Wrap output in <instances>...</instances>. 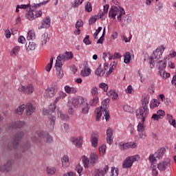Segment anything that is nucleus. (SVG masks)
Instances as JSON below:
<instances>
[{
    "label": "nucleus",
    "mask_w": 176,
    "mask_h": 176,
    "mask_svg": "<svg viewBox=\"0 0 176 176\" xmlns=\"http://www.w3.org/2000/svg\"><path fill=\"white\" fill-rule=\"evenodd\" d=\"M116 16L117 20L120 23L121 27H127L131 23V16L126 15V12L123 8L119 6H113L109 12V17L115 20Z\"/></svg>",
    "instance_id": "f257e3e1"
},
{
    "label": "nucleus",
    "mask_w": 176,
    "mask_h": 176,
    "mask_svg": "<svg viewBox=\"0 0 176 176\" xmlns=\"http://www.w3.org/2000/svg\"><path fill=\"white\" fill-rule=\"evenodd\" d=\"M24 137V132L19 131L15 134L13 138V142H9L6 146V149L8 151H22V152H26L31 147L30 143H26L22 145H20V140Z\"/></svg>",
    "instance_id": "f03ea898"
},
{
    "label": "nucleus",
    "mask_w": 176,
    "mask_h": 176,
    "mask_svg": "<svg viewBox=\"0 0 176 176\" xmlns=\"http://www.w3.org/2000/svg\"><path fill=\"white\" fill-rule=\"evenodd\" d=\"M142 102L144 106L136 110V117L138 119H141L142 122H144L145 119H146L148 115H149V109H148V106H146L149 104V96H142Z\"/></svg>",
    "instance_id": "7ed1b4c3"
},
{
    "label": "nucleus",
    "mask_w": 176,
    "mask_h": 176,
    "mask_svg": "<svg viewBox=\"0 0 176 176\" xmlns=\"http://www.w3.org/2000/svg\"><path fill=\"white\" fill-rule=\"evenodd\" d=\"M109 103V98L104 99L102 102V104L100 107H98L95 110V113L96 115V120H100V118L104 115L105 117L106 121L108 122L109 120V111H108L107 109H108V104Z\"/></svg>",
    "instance_id": "20e7f679"
},
{
    "label": "nucleus",
    "mask_w": 176,
    "mask_h": 176,
    "mask_svg": "<svg viewBox=\"0 0 176 176\" xmlns=\"http://www.w3.org/2000/svg\"><path fill=\"white\" fill-rule=\"evenodd\" d=\"M41 140H44L45 142H53V137L50 136L47 132L36 131L32 135L33 142H39Z\"/></svg>",
    "instance_id": "39448f33"
},
{
    "label": "nucleus",
    "mask_w": 176,
    "mask_h": 176,
    "mask_svg": "<svg viewBox=\"0 0 176 176\" xmlns=\"http://www.w3.org/2000/svg\"><path fill=\"white\" fill-rule=\"evenodd\" d=\"M41 5H43V3L34 4L30 8L29 12H28V13L25 14V17L26 19H28V20H30V21H32L35 20V19L41 17V16H42L41 10L36 11V8H39Z\"/></svg>",
    "instance_id": "423d86ee"
},
{
    "label": "nucleus",
    "mask_w": 176,
    "mask_h": 176,
    "mask_svg": "<svg viewBox=\"0 0 176 176\" xmlns=\"http://www.w3.org/2000/svg\"><path fill=\"white\" fill-rule=\"evenodd\" d=\"M164 50H166V46L161 45L153 52V54L149 58L151 68H155V63H157V61L162 58L163 53H164Z\"/></svg>",
    "instance_id": "0eeeda50"
},
{
    "label": "nucleus",
    "mask_w": 176,
    "mask_h": 176,
    "mask_svg": "<svg viewBox=\"0 0 176 176\" xmlns=\"http://www.w3.org/2000/svg\"><path fill=\"white\" fill-rule=\"evenodd\" d=\"M58 89L57 84L52 83L50 87L45 89L44 92L45 98H52V97H54V95L57 94Z\"/></svg>",
    "instance_id": "6e6552de"
},
{
    "label": "nucleus",
    "mask_w": 176,
    "mask_h": 176,
    "mask_svg": "<svg viewBox=\"0 0 176 176\" xmlns=\"http://www.w3.org/2000/svg\"><path fill=\"white\" fill-rule=\"evenodd\" d=\"M72 58H74V54H72V52H66L65 53L58 56L56 58V62L64 65V63H65V61H68V60H72Z\"/></svg>",
    "instance_id": "1a4fd4ad"
},
{
    "label": "nucleus",
    "mask_w": 176,
    "mask_h": 176,
    "mask_svg": "<svg viewBox=\"0 0 176 176\" xmlns=\"http://www.w3.org/2000/svg\"><path fill=\"white\" fill-rule=\"evenodd\" d=\"M18 91L20 93H23V94L31 96V94L34 93V85H32V84H28L26 86L19 85Z\"/></svg>",
    "instance_id": "9d476101"
},
{
    "label": "nucleus",
    "mask_w": 176,
    "mask_h": 176,
    "mask_svg": "<svg viewBox=\"0 0 176 176\" xmlns=\"http://www.w3.org/2000/svg\"><path fill=\"white\" fill-rule=\"evenodd\" d=\"M25 126L24 121H14L9 124H6V127L8 130H13V129H21Z\"/></svg>",
    "instance_id": "9b49d317"
},
{
    "label": "nucleus",
    "mask_w": 176,
    "mask_h": 176,
    "mask_svg": "<svg viewBox=\"0 0 176 176\" xmlns=\"http://www.w3.org/2000/svg\"><path fill=\"white\" fill-rule=\"evenodd\" d=\"M85 99L82 96H77L72 99V105L74 108H79L81 105H83Z\"/></svg>",
    "instance_id": "f8f14e48"
},
{
    "label": "nucleus",
    "mask_w": 176,
    "mask_h": 176,
    "mask_svg": "<svg viewBox=\"0 0 176 176\" xmlns=\"http://www.w3.org/2000/svg\"><path fill=\"white\" fill-rule=\"evenodd\" d=\"M63 63H60L59 62H56L55 67L56 69V76L58 79H63V76H64V72L63 71Z\"/></svg>",
    "instance_id": "ddd939ff"
},
{
    "label": "nucleus",
    "mask_w": 176,
    "mask_h": 176,
    "mask_svg": "<svg viewBox=\"0 0 176 176\" xmlns=\"http://www.w3.org/2000/svg\"><path fill=\"white\" fill-rule=\"evenodd\" d=\"M118 148L121 151H126V149H130V148H137V144L134 142H130V143H124V142H120L118 144Z\"/></svg>",
    "instance_id": "4468645a"
},
{
    "label": "nucleus",
    "mask_w": 176,
    "mask_h": 176,
    "mask_svg": "<svg viewBox=\"0 0 176 176\" xmlns=\"http://www.w3.org/2000/svg\"><path fill=\"white\" fill-rule=\"evenodd\" d=\"M49 41H50V37H49V33L45 32L40 38V46H45V45H46V43H47Z\"/></svg>",
    "instance_id": "2eb2a0df"
},
{
    "label": "nucleus",
    "mask_w": 176,
    "mask_h": 176,
    "mask_svg": "<svg viewBox=\"0 0 176 176\" xmlns=\"http://www.w3.org/2000/svg\"><path fill=\"white\" fill-rule=\"evenodd\" d=\"M27 116H31L36 111L35 107L32 103H28L25 106Z\"/></svg>",
    "instance_id": "dca6fc26"
},
{
    "label": "nucleus",
    "mask_w": 176,
    "mask_h": 176,
    "mask_svg": "<svg viewBox=\"0 0 176 176\" xmlns=\"http://www.w3.org/2000/svg\"><path fill=\"white\" fill-rule=\"evenodd\" d=\"M107 144H113V131L112 129L109 128L106 132Z\"/></svg>",
    "instance_id": "f3484780"
},
{
    "label": "nucleus",
    "mask_w": 176,
    "mask_h": 176,
    "mask_svg": "<svg viewBox=\"0 0 176 176\" xmlns=\"http://www.w3.org/2000/svg\"><path fill=\"white\" fill-rule=\"evenodd\" d=\"M50 17L47 16L45 17L41 24L38 25V30H42V28H49L50 27Z\"/></svg>",
    "instance_id": "a211bd4d"
},
{
    "label": "nucleus",
    "mask_w": 176,
    "mask_h": 176,
    "mask_svg": "<svg viewBox=\"0 0 176 176\" xmlns=\"http://www.w3.org/2000/svg\"><path fill=\"white\" fill-rule=\"evenodd\" d=\"M64 90L67 94H69V95L76 94V93H78V89H76V87H71L69 85H65L64 87Z\"/></svg>",
    "instance_id": "6ab92c4d"
},
{
    "label": "nucleus",
    "mask_w": 176,
    "mask_h": 176,
    "mask_svg": "<svg viewBox=\"0 0 176 176\" xmlns=\"http://www.w3.org/2000/svg\"><path fill=\"white\" fill-rule=\"evenodd\" d=\"M82 136H80L78 138H72L71 142H72L73 145H75V146H76L77 148H80L82 146Z\"/></svg>",
    "instance_id": "aec40b11"
},
{
    "label": "nucleus",
    "mask_w": 176,
    "mask_h": 176,
    "mask_svg": "<svg viewBox=\"0 0 176 176\" xmlns=\"http://www.w3.org/2000/svg\"><path fill=\"white\" fill-rule=\"evenodd\" d=\"M98 154L96 152H92L89 155V163L91 164H96L98 162Z\"/></svg>",
    "instance_id": "412c9836"
},
{
    "label": "nucleus",
    "mask_w": 176,
    "mask_h": 176,
    "mask_svg": "<svg viewBox=\"0 0 176 176\" xmlns=\"http://www.w3.org/2000/svg\"><path fill=\"white\" fill-rule=\"evenodd\" d=\"M109 170V166L106 165L103 169H96L95 173L98 176H104Z\"/></svg>",
    "instance_id": "4be33fe9"
},
{
    "label": "nucleus",
    "mask_w": 176,
    "mask_h": 176,
    "mask_svg": "<svg viewBox=\"0 0 176 176\" xmlns=\"http://www.w3.org/2000/svg\"><path fill=\"white\" fill-rule=\"evenodd\" d=\"M56 104L55 102H54L53 104H51L49 107V109H43V112L44 115H50L52 113H53V112H54V111H56Z\"/></svg>",
    "instance_id": "5701e85b"
},
{
    "label": "nucleus",
    "mask_w": 176,
    "mask_h": 176,
    "mask_svg": "<svg viewBox=\"0 0 176 176\" xmlns=\"http://www.w3.org/2000/svg\"><path fill=\"white\" fill-rule=\"evenodd\" d=\"M91 143L94 148H97V145H98V135L97 133H93L91 135Z\"/></svg>",
    "instance_id": "b1692460"
},
{
    "label": "nucleus",
    "mask_w": 176,
    "mask_h": 176,
    "mask_svg": "<svg viewBox=\"0 0 176 176\" xmlns=\"http://www.w3.org/2000/svg\"><path fill=\"white\" fill-rule=\"evenodd\" d=\"M0 170L3 173H5V171L6 172L10 171V170H12V161L11 160L8 161L7 164L0 167Z\"/></svg>",
    "instance_id": "393cba45"
},
{
    "label": "nucleus",
    "mask_w": 176,
    "mask_h": 176,
    "mask_svg": "<svg viewBox=\"0 0 176 176\" xmlns=\"http://www.w3.org/2000/svg\"><path fill=\"white\" fill-rule=\"evenodd\" d=\"M157 67L159 70L163 71L167 67V63H166V58L157 62Z\"/></svg>",
    "instance_id": "a878e982"
},
{
    "label": "nucleus",
    "mask_w": 176,
    "mask_h": 176,
    "mask_svg": "<svg viewBox=\"0 0 176 176\" xmlns=\"http://www.w3.org/2000/svg\"><path fill=\"white\" fill-rule=\"evenodd\" d=\"M167 167H168V162L167 161H164L157 164V168L160 171H166Z\"/></svg>",
    "instance_id": "bb28decb"
},
{
    "label": "nucleus",
    "mask_w": 176,
    "mask_h": 176,
    "mask_svg": "<svg viewBox=\"0 0 176 176\" xmlns=\"http://www.w3.org/2000/svg\"><path fill=\"white\" fill-rule=\"evenodd\" d=\"M25 47L27 52L34 51L36 49V43L30 41L29 43L25 44Z\"/></svg>",
    "instance_id": "cd10ccee"
},
{
    "label": "nucleus",
    "mask_w": 176,
    "mask_h": 176,
    "mask_svg": "<svg viewBox=\"0 0 176 176\" xmlns=\"http://www.w3.org/2000/svg\"><path fill=\"white\" fill-rule=\"evenodd\" d=\"M164 153H166V148H161L160 149L157 151V152L155 153V156L157 159H162V157L164 156Z\"/></svg>",
    "instance_id": "c85d7f7f"
},
{
    "label": "nucleus",
    "mask_w": 176,
    "mask_h": 176,
    "mask_svg": "<svg viewBox=\"0 0 176 176\" xmlns=\"http://www.w3.org/2000/svg\"><path fill=\"white\" fill-rule=\"evenodd\" d=\"M124 168H129V167H131L133 166V161L131 160L130 157H128L122 164Z\"/></svg>",
    "instance_id": "c756f323"
},
{
    "label": "nucleus",
    "mask_w": 176,
    "mask_h": 176,
    "mask_svg": "<svg viewBox=\"0 0 176 176\" xmlns=\"http://www.w3.org/2000/svg\"><path fill=\"white\" fill-rule=\"evenodd\" d=\"M90 74H91V69L87 67H85V68L82 69L80 72V75L83 78H86V76H89Z\"/></svg>",
    "instance_id": "7c9ffc66"
},
{
    "label": "nucleus",
    "mask_w": 176,
    "mask_h": 176,
    "mask_svg": "<svg viewBox=\"0 0 176 176\" xmlns=\"http://www.w3.org/2000/svg\"><path fill=\"white\" fill-rule=\"evenodd\" d=\"M61 162L63 167H64V168H67V167L69 166V157L68 155L63 156Z\"/></svg>",
    "instance_id": "2f4dec72"
},
{
    "label": "nucleus",
    "mask_w": 176,
    "mask_h": 176,
    "mask_svg": "<svg viewBox=\"0 0 176 176\" xmlns=\"http://www.w3.org/2000/svg\"><path fill=\"white\" fill-rule=\"evenodd\" d=\"M24 109H25V104H21L19 107H18L15 111L14 114L15 115H23V113L24 112Z\"/></svg>",
    "instance_id": "473e14b6"
},
{
    "label": "nucleus",
    "mask_w": 176,
    "mask_h": 176,
    "mask_svg": "<svg viewBox=\"0 0 176 176\" xmlns=\"http://www.w3.org/2000/svg\"><path fill=\"white\" fill-rule=\"evenodd\" d=\"M116 65H118V62L116 61H113V63L110 65L109 70L106 73L107 76H109V75L113 72V69L116 68Z\"/></svg>",
    "instance_id": "72a5a7b5"
},
{
    "label": "nucleus",
    "mask_w": 176,
    "mask_h": 176,
    "mask_svg": "<svg viewBox=\"0 0 176 176\" xmlns=\"http://www.w3.org/2000/svg\"><path fill=\"white\" fill-rule=\"evenodd\" d=\"M102 58L104 61H107V60H112L113 59V54H111V52H104Z\"/></svg>",
    "instance_id": "f704fd0d"
},
{
    "label": "nucleus",
    "mask_w": 176,
    "mask_h": 176,
    "mask_svg": "<svg viewBox=\"0 0 176 176\" xmlns=\"http://www.w3.org/2000/svg\"><path fill=\"white\" fill-rule=\"evenodd\" d=\"M89 109H90L89 103L84 102L82 106V113H84V114L89 113Z\"/></svg>",
    "instance_id": "c9c22d12"
},
{
    "label": "nucleus",
    "mask_w": 176,
    "mask_h": 176,
    "mask_svg": "<svg viewBox=\"0 0 176 176\" xmlns=\"http://www.w3.org/2000/svg\"><path fill=\"white\" fill-rule=\"evenodd\" d=\"M158 74L161 76L162 79H167V78H170V74L169 73H166L164 72V69L159 70Z\"/></svg>",
    "instance_id": "e433bc0d"
},
{
    "label": "nucleus",
    "mask_w": 176,
    "mask_h": 176,
    "mask_svg": "<svg viewBox=\"0 0 176 176\" xmlns=\"http://www.w3.org/2000/svg\"><path fill=\"white\" fill-rule=\"evenodd\" d=\"M148 160L151 163V166H156L157 160H156V155H155V154H151Z\"/></svg>",
    "instance_id": "4c0bfd02"
},
{
    "label": "nucleus",
    "mask_w": 176,
    "mask_h": 176,
    "mask_svg": "<svg viewBox=\"0 0 176 176\" xmlns=\"http://www.w3.org/2000/svg\"><path fill=\"white\" fill-rule=\"evenodd\" d=\"M20 49H21L20 46L14 47L12 49V52H10V56H12V57H16V56L19 54V52H20Z\"/></svg>",
    "instance_id": "58836bf2"
},
{
    "label": "nucleus",
    "mask_w": 176,
    "mask_h": 176,
    "mask_svg": "<svg viewBox=\"0 0 176 176\" xmlns=\"http://www.w3.org/2000/svg\"><path fill=\"white\" fill-rule=\"evenodd\" d=\"M35 38H36L35 31L30 30L28 32V36H27L28 41H34V39H35Z\"/></svg>",
    "instance_id": "ea45409f"
},
{
    "label": "nucleus",
    "mask_w": 176,
    "mask_h": 176,
    "mask_svg": "<svg viewBox=\"0 0 176 176\" xmlns=\"http://www.w3.org/2000/svg\"><path fill=\"white\" fill-rule=\"evenodd\" d=\"M96 75L98 76H104L105 74V70L101 68V65L98 67L95 72Z\"/></svg>",
    "instance_id": "a19ab883"
},
{
    "label": "nucleus",
    "mask_w": 176,
    "mask_h": 176,
    "mask_svg": "<svg viewBox=\"0 0 176 176\" xmlns=\"http://www.w3.org/2000/svg\"><path fill=\"white\" fill-rule=\"evenodd\" d=\"M166 119H168V122L171 126H173V127L176 128V122H175V119L173 118V116L168 114L166 116Z\"/></svg>",
    "instance_id": "79ce46f5"
},
{
    "label": "nucleus",
    "mask_w": 176,
    "mask_h": 176,
    "mask_svg": "<svg viewBox=\"0 0 176 176\" xmlns=\"http://www.w3.org/2000/svg\"><path fill=\"white\" fill-rule=\"evenodd\" d=\"M107 153V146L105 144H102L99 147V153L100 156H104Z\"/></svg>",
    "instance_id": "37998d69"
},
{
    "label": "nucleus",
    "mask_w": 176,
    "mask_h": 176,
    "mask_svg": "<svg viewBox=\"0 0 176 176\" xmlns=\"http://www.w3.org/2000/svg\"><path fill=\"white\" fill-rule=\"evenodd\" d=\"M160 104V102H159L157 100L153 99L150 103V108L151 109H153L154 108H156V107H159Z\"/></svg>",
    "instance_id": "c03bdc74"
},
{
    "label": "nucleus",
    "mask_w": 176,
    "mask_h": 176,
    "mask_svg": "<svg viewBox=\"0 0 176 176\" xmlns=\"http://www.w3.org/2000/svg\"><path fill=\"white\" fill-rule=\"evenodd\" d=\"M58 118H60V119H61V120H68V119L69 118L68 115L65 114L64 113H63L61 111L58 112Z\"/></svg>",
    "instance_id": "a18cd8bd"
},
{
    "label": "nucleus",
    "mask_w": 176,
    "mask_h": 176,
    "mask_svg": "<svg viewBox=\"0 0 176 176\" xmlns=\"http://www.w3.org/2000/svg\"><path fill=\"white\" fill-rule=\"evenodd\" d=\"M108 96H110V97H111L113 100H118V98L119 97L115 90H111L110 91H109Z\"/></svg>",
    "instance_id": "49530a36"
},
{
    "label": "nucleus",
    "mask_w": 176,
    "mask_h": 176,
    "mask_svg": "<svg viewBox=\"0 0 176 176\" xmlns=\"http://www.w3.org/2000/svg\"><path fill=\"white\" fill-rule=\"evenodd\" d=\"M131 60V55H130V52H126L124 55V63H125V64H129Z\"/></svg>",
    "instance_id": "de8ad7c7"
},
{
    "label": "nucleus",
    "mask_w": 176,
    "mask_h": 176,
    "mask_svg": "<svg viewBox=\"0 0 176 176\" xmlns=\"http://www.w3.org/2000/svg\"><path fill=\"white\" fill-rule=\"evenodd\" d=\"M85 0H75L74 1H73L72 3V7L73 8H78V6H79L80 5H82V3H83V1Z\"/></svg>",
    "instance_id": "09e8293b"
},
{
    "label": "nucleus",
    "mask_w": 176,
    "mask_h": 176,
    "mask_svg": "<svg viewBox=\"0 0 176 176\" xmlns=\"http://www.w3.org/2000/svg\"><path fill=\"white\" fill-rule=\"evenodd\" d=\"M47 173L48 175H53L56 173V168L54 167L48 166L47 168Z\"/></svg>",
    "instance_id": "8fccbe9b"
},
{
    "label": "nucleus",
    "mask_w": 176,
    "mask_h": 176,
    "mask_svg": "<svg viewBox=\"0 0 176 176\" xmlns=\"http://www.w3.org/2000/svg\"><path fill=\"white\" fill-rule=\"evenodd\" d=\"M49 120L51 129H54V124H56V118L53 116H50L49 117Z\"/></svg>",
    "instance_id": "3c124183"
},
{
    "label": "nucleus",
    "mask_w": 176,
    "mask_h": 176,
    "mask_svg": "<svg viewBox=\"0 0 176 176\" xmlns=\"http://www.w3.org/2000/svg\"><path fill=\"white\" fill-rule=\"evenodd\" d=\"M96 104H98V97L94 96V98L89 101V104L91 105V107H93L94 105H96Z\"/></svg>",
    "instance_id": "603ef678"
},
{
    "label": "nucleus",
    "mask_w": 176,
    "mask_h": 176,
    "mask_svg": "<svg viewBox=\"0 0 176 176\" xmlns=\"http://www.w3.org/2000/svg\"><path fill=\"white\" fill-rule=\"evenodd\" d=\"M82 163L84 164V167H89V162H90V160L87 158L85 155L82 156Z\"/></svg>",
    "instance_id": "864d4df0"
},
{
    "label": "nucleus",
    "mask_w": 176,
    "mask_h": 176,
    "mask_svg": "<svg viewBox=\"0 0 176 176\" xmlns=\"http://www.w3.org/2000/svg\"><path fill=\"white\" fill-rule=\"evenodd\" d=\"M61 129L64 133H68L69 131V125L67 123H64L61 126Z\"/></svg>",
    "instance_id": "5fc2aeb1"
},
{
    "label": "nucleus",
    "mask_w": 176,
    "mask_h": 176,
    "mask_svg": "<svg viewBox=\"0 0 176 176\" xmlns=\"http://www.w3.org/2000/svg\"><path fill=\"white\" fill-rule=\"evenodd\" d=\"M145 122V121L144 122L142 123L140 122L138 125V131H139L140 133H143L144 130H145V127L144 126V123Z\"/></svg>",
    "instance_id": "6e6d98bb"
},
{
    "label": "nucleus",
    "mask_w": 176,
    "mask_h": 176,
    "mask_svg": "<svg viewBox=\"0 0 176 176\" xmlns=\"http://www.w3.org/2000/svg\"><path fill=\"white\" fill-rule=\"evenodd\" d=\"M99 87L100 89H102V90H104V91L107 92L108 91V88L109 87V86L106 84L105 82H102L99 85Z\"/></svg>",
    "instance_id": "4d7b16f0"
},
{
    "label": "nucleus",
    "mask_w": 176,
    "mask_h": 176,
    "mask_svg": "<svg viewBox=\"0 0 176 176\" xmlns=\"http://www.w3.org/2000/svg\"><path fill=\"white\" fill-rule=\"evenodd\" d=\"M149 170H152V174L153 176H157L158 173L156 170V165H151V166L149 167Z\"/></svg>",
    "instance_id": "13d9d810"
},
{
    "label": "nucleus",
    "mask_w": 176,
    "mask_h": 176,
    "mask_svg": "<svg viewBox=\"0 0 176 176\" xmlns=\"http://www.w3.org/2000/svg\"><path fill=\"white\" fill-rule=\"evenodd\" d=\"M119 175V169L117 168H111L110 176H118Z\"/></svg>",
    "instance_id": "bf43d9fd"
},
{
    "label": "nucleus",
    "mask_w": 176,
    "mask_h": 176,
    "mask_svg": "<svg viewBox=\"0 0 176 176\" xmlns=\"http://www.w3.org/2000/svg\"><path fill=\"white\" fill-rule=\"evenodd\" d=\"M123 109L125 112H129L131 113V112H133V107L129 106V104H124L123 106Z\"/></svg>",
    "instance_id": "052dcab7"
},
{
    "label": "nucleus",
    "mask_w": 176,
    "mask_h": 176,
    "mask_svg": "<svg viewBox=\"0 0 176 176\" xmlns=\"http://www.w3.org/2000/svg\"><path fill=\"white\" fill-rule=\"evenodd\" d=\"M91 93L94 97H97V96H98V89H97V87H94L92 88Z\"/></svg>",
    "instance_id": "680f3d73"
},
{
    "label": "nucleus",
    "mask_w": 176,
    "mask_h": 176,
    "mask_svg": "<svg viewBox=\"0 0 176 176\" xmlns=\"http://www.w3.org/2000/svg\"><path fill=\"white\" fill-rule=\"evenodd\" d=\"M125 91L128 94H133L134 93V89H133V87L131 85H129L125 89Z\"/></svg>",
    "instance_id": "e2e57ef3"
},
{
    "label": "nucleus",
    "mask_w": 176,
    "mask_h": 176,
    "mask_svg": "<svg viewBox=\"0 0 176 176\" xmlns=\"http://www.w3.org/2000/svg\"><path fill=\"white\" fill-rule=\"evenodd\" d=\"M89 38L90 36L87 35L83 39V43H85V45H91V41H90Z\"/></svg>",
    "instance_id": "0e129e2a"
},
{
    "label": "nucleus",
    "mask_w": 176,
    "mask_h": 176,
    "mask_svg": "<svg viewBox=\"0 0 176 176\" xmlns=\"http://www.w3.org/2000/svg\"><path fill=\"white\" fill-rule=\"evenodd\" d=\"M83 26V21L81 19H79L76 23V30H79L80 27Z\"/></svg>",
    "instance_id": "69168bd1"
},
{
    "label": "nucleus",
    "mask_w": 176,
    "mask_h": 176,
    "mask_svg": "<svg viewBox=\"0 0 176 176\" xmlns=\"http://www.w3.org/2000/svg\"><path fill=\"white\" fill-rule=\"evenodd\" d=\"M85 10L89 12L93 10V8L91 7V4L90 3V2H87L85 5Z\"/></svg>",
    "instance_id": "338daca9"
},
{
    "label": "nucleus",
    "mask_w": 176,
    "mask_h": 176,
    "mask_svg": "<svg viewBox=\"0 0 176 176\" xmlns=\"http://www.w3.org/2000/svg\"><path fill=\"white\" fill-rule=\"evenodd\" d=\"M18 8H20V9H24L25 10H28V9H30L31 8V6H30V4H22V5H18Z\"/></svg>",
    "instance_id": "774afa93"
}]
</instances>
